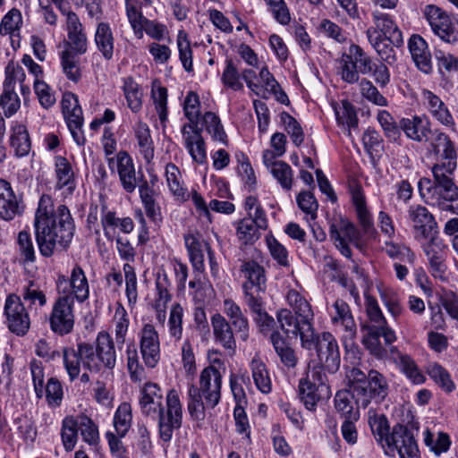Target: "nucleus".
I'll use <instances>...</instances> for the list:
<instances>
[{
  "mask_svg": "<svg viewBox=\"0 0 458 458\" xmlns=\"http://www.w3.org/2000/svg\"><path fill=\"white\" fill-rule=\"evenodd\" d=\"M62 356L71 381L80 377L81 367L90 372H98L102 369L112 370L116 365L114 343L106 331L98 333L95 345L80 342L75 347H64Z\"/></svg>",
  "mask_w": 458,
  "mask_h": 458,
  "instance_id": "1",
  "label": "nucleus"
},
{
  "mask_svg": "<svg viewBox=\"0 0 458 458\" xmlns=\"http://www.w3.org/2000/svg\"><path fill=\"white\" fill-rule=\"evenodd\" d=\"M139 403L142 414L152 420H157L158 435L162 441L170 442L174 430L182 427V406L175 389H170L164 397L157 383L144 384L140 392Z\"/></svg>",
  "mask_w": 458,
  "mask_h": 458,
  "instance_id": "2",
  "label": "nucleus"
},
{
  "mask_svg": "<svg viewBox=\"0 0 458 458\" xmlns=\"http://www.w3.org/2000/svg\"><path fill=\"white\" fill-rule=\"evenodd\" d=\"M34 230L39 253L50 258L70 248L75 234V223L69 208L65 205H59L55 219Z\"/></svg>",
  "mask_w": 458,
  "mask_h": 458,
  "instance_id": "3",
  "label": "nucleus"
},
{
  "mask_svg": "<svg viewBox=\"0 0 458 458\" xmlns=\"http://www.w3.org/2000/svg\"><path fill=\"white\" fill-rule=\"evenodd\" d=\"M286 301L293 310H280L276 314L280 328L288 336L300 337L301 346L309 347L314 327V312L306 298L297 290L291 289Z\"/></svg>",
  "mask_w": 458,
  "mask_h": 458,
  "instance_id": "4",
  "label": "nucleus"
},
{
  "mask_svg": "<svg viewBox=\"0 0 458 458\" xmlns=\"http://www.w3.org/2000/svg\"><path fill=\"white\" fill-rule=\"evenodd\" d=\"M455 169L456 167L432 166L433 181L421 178L418 187L421 198L427 204L442 210H451L458 215V206L452 204L458 199V186L454 181Z\"/></svg>",
  "mask_w": 458,
  "mask_h": 458,
  "instance_id": "5",
  "label": "nucleus"
},
{
  "mask_svg": "<svg viewBox=\"0 0 458 458\" xmlns=\"http://www.w3.org/2000/svg\"><path fill=\"white\" fill-rule=\"evenodd\" d=\"M369 424L372 434L383 447L397 451L400 458H420L417 442L412 432L403 424H395L390 433L387 419L384 415L370 417Z\"/></svg>",
  "mask_w": 458,
  "mask_h": 458,
  "instance_id": "6",
  "label": "nucleus"
},
{
  "mask_svg": "<svg viewBox=\"0 0 458 458\" xmlns=\"http://www.w3.org/2000/svg\"><path fill=\"white\" fill-rule=\"evenodd\" d=\"M311 338L309 347H301L308 351L316 350L318 362L313 367H320L321 372L336 373L340 368L341 355L335 337L330 332L317 334L313 327Z\"/></svg>",
  "mask_w": 458,
  "mask_h": 458,
  "instance_id": "7",
  "label": "nucleus"
},
{
  "mask_svg": "<svg viewBox=\"0 0 458 458\" xmlns=\"http://www.w3.org/2000/svg\"><path fill=\"white\" fill-rule=\"evenodd\" d=\"M374 64L359 45L352 44L339 59V74L344 81L353 84L359 81L360 73L369 74Z\"/></svg>",
  "mask_w": 458,
  "mask_h": 458,
  "instance_id": "8",
  "label": "nucleus"
},
{
  "mask_svg": "<svg viewBox=\"0 0 458 458\" xmlns=\"http://www.w3.org/2000/svg\"><path fill=\"white\" fill-rule=\"evenodd\" d=\"M327 381L326 373L321 372L320 367L309 366L305 377L300 379L298 386L300 399L308 410L316 409L324 393L329 395Z\"/></svg>",
  "mask_w": 458,
  "mask_h": 458,
  "instance_id": "9",
  "label": "nucleus"
},
{
  "mask_svg": "<svg viewBox=\"0 0 458 458\" xmlns=\"http://www.w3.org/2000/svg\"><path fill=\"white\" fill-rule=\"evenodd\" d=\"M49 327L57 335L72 332L75 324L74 302L70 296L58 294L49 314Z\"/></svg>",
  "mask_w": 458,
  "mask_h": 458,
  "instance_id": "10",
  "label": "nucleus"
},
{
  "mask_svg": "<svg viewBox=\"0 0 458 458\" xmlns=\"http://www.w3.org/2000/svg\"><path fill=\"white\" fill-rule=\"evenodd\" d=\"M56 290L62 296H70L73 302L77 301L83 303L89 297V285L88 278L82 267L76 264L72 271L70 277L59 276L56 281Z\"/></svg>",
  "mask_w": 458,
  "mask_h": 458,
  "instance_id": "11",
  "label": "nucleus"
},
{
  "mask_svg": "<svg viewBox=\"0 0 458 458\" xmlns=\"http://www.w3.org/2000/svg\"><path fill=\"white\" fill-rule=\"evenodd\" d=\"M423 13L432 31L441 40L448 44L458 42V29L445 11L437 5L428 4Z\"/></svg>",
  "mask_w": 458,
  "mask_h": 458,
  "instance_id": "12",
  "label": "nucleus"
},
{
  "mask_svg": "<svg viewBox=\"0 0 458 458\" xmlns=\"http://www.w3.org/2000/svg\"><path fill=\"white\" fill-rule=\"evenodd\" d=\"M428 155L435 163L432 166L450 168L457 166V153L454 143L441 130H434L429 140Z\"/></svg>",
  "mask_w": 458,
  "mask_h": 458,
  "instance_id": "13",
  "label": "nucleus"
},
{
  "mask_svg": "<svg viewBox=\"0 0 458 458\" xmlns=\"http://www.w3.org/2000/svg\"><path fill=\"white\" fill-rule=\"evenodd\" d=\"M4 316L7 328L14 335H26L30 327V318L21 297L16 294L7 296L4 307Z\"/></svg>",
  "mask_w": 458,
  "mask_h": 458,
  "instance_id": "14",
  "label": "nucleus"
},
{
  "mask_svg": "<svg viewBox=\"0 0 458 458\" xmlns=\"http://www.w3.org/2000/svg\"><path fill=\"white\" fill-rule=\"evenodd\" d=\"M240 272L246 279L242 284L244 301L260 297V293L264 292L266 287V275L263 267L254 260H242Z\"/></svg>",
  "mask_w": 458,
  "mask_h": 458,
  "instance_id": "15",
  "label": "nucleus"
},
{
  "mask_svg": "<svg viewBox=\"0 0 458 458\" xmlns=\"http://www.w3.org/2000/svg\"><path fill=\"white\" fill-rule=\"evenodd\" d=\"M222 377V371L215 366H208L200 372L197 390L203 396L208 408L213 409L220 402Z\"/></svg>",
  "mask_w": 458,
  "mask_h": 458,
  "instance_id": "16",
  "label": "nucleus"
},
{
  "mask_svg": "<svg viewBox=\"0 0 458 458\" xmlns=\"http://www.w3.org/2000/svg\"><path fill=\"white\" fill-rule=\"evenodd\" d=\"M408 217L412 224L416 239L429 241L437 238V224L427 208L421 205L411 206L408 210Z\"/></svg>",
  "mask_w": 458,
  "mask_h": 458,
  "instance_id": "17",
  "label": "nucleus"
},
{
  "mask_svg": "<svg viewBox=\"0 0 458 458\" xmlns=\"http://www.w3.org/2000/svg\"><path fill=\"white\" fill-rule=\"evenodd\" d=\"M140 349L145 365L155 368L160 360V340L157 331L150 323H146L139 332Z\"/></svg>",
  "mask_w": 458,
  "mask_h": 458,
  "instance_id": "18",
  "label": "nucleus"
},
{
  "mask_svg": "<svg viewBox=\"0 0 458 458\" xmlns=\"http://www.w3.org/2000/svg\"><path fill=\"white\" fill-rule=\"evenodd\" d=\"M55 189L62 191L64 197L72 196L77 187L76 175L72 164L63 156H55Z\"/></svg>",
  "mask_w": 458,
  "mask_h": 458,
  "instance_id": "19",
  "label": "nucleus"
},
{
  "mask_svg": "<svg viewBox=\"0 0 458 458\" xmlns=\"http://www.w3.org/2000/svg\"><path fill=\"white\" fill-rule=\"evenodd\" d=\"M23 210L21 197L16 195L9 182L0 179V218L11 221L21 216Z\"/></svg>",
  "mask_w": 458,
  "mask_h": 458,
  "instance_id": "20",
  "label": "nucleus"
},
{
  "mask_svg": "<svg viewBox=\"0 0 458 458\" xmlns=\"http://www.w3.org/2000/svg\"><path fill=\"white\" fill-rule=\"evenodd\" d=\"M366 314L369 318L368 324L363 326L364 329L386 330L383 333V338L386 345H390L396 341L394 331L388 326L386 318L377 303V301L370 296L366 297Z\"/></svg>",
  "mask_w": 458,
  "mask_h": 458,
  "instance_id": "21",
  "label": "nucleus"
},
{
  "mask_svg": "<svg viewBox=\"0 0 458 458\" xmlns=\"http://www.w3.org/2000/svg\"><path fill=\"white\" fill-rule=\"evenodd\" d=\"M66 31L70 48L65 51L85 54L88 50L87 35L79 16L74 12L67 13Z\"/></svg>",
  "mask_w": 458,
  "mask_h": 458,
  "instance_id": "22",
  "label": "nucleus"
},
{
  "mask_svg": "<svg viewBox=\"0 0 458 458\" xmlns=\"http://www.w3.org/2000/svg\"><path fill=\"white\" fill-rule=\"evenodd\" d=\"M389 386L386 377L376 369H369L366 379V397L363 403H356L358 407L367 408L372 399L383 401L388 394Z\"/></svg>",
  "mask_w": 458,
  "mask_h": 458,
  "instance_id": "23",
  "label": "nucleus"
},
{
  "mask_svg": "<svg viewBox=\"0 0 458 458\" xmlns=\"http://www.w3.org/2000/svg\"><path fill=\"white\" fill-rule=\"evenodd\" d=\"M331 322L335 327H340L346 332V336L352 338L356 335L357 326L350 306L342 299H336L328 310Z\"/></svg>",
  "mask_w": 458,
  "mask_h": 458,
  "instance_id": "24",
  "label": "nucleus"
},
{
  "mask_svg": "<svg viewBox=\"0 0 458 458\" xmlns=\"http://www.w3.org/2000/svg\"><path fill=\"white\" fill-rule=\"evenodd\" d=\"M210 321L215 343L220 344L224 349L230 351L232 353H234L237 345L233 326L220 313L212 315Z\"/></svg>",
  "mask_w": 458,
  "mask_h": 458,
  "instance_id": "25",
  "label": "nucleus"
},
{
  "mask_svg": "<svg viewBox=\"0 0 458 458\" xmlns=\"http://www.w3.org/2000/svg\"><path fill=\"white\" fill-rule=\"evenodd\" d=\"M223 312L239 338L246 342L250 336V324L242 308L233 300L227 298L223 301Z\"/></svg>",
  "mask_w": 458,
  "mask_h": 458,
  "instance_id": "26",
  "label": "nucleus"
},
{
  "mask_svg": "<svg viewBox=\"0 0 458 458\" xmlns=\"http://www.w3.org/2000/svg\"><path fill=\"white\" fill-rule=\"evenodd\" d=\"M372 18L375 27L369 29H376L380 38H387L397 48L403 47L404 43L403 33L389 14L375 12L372 13Z\"/></svg>",
  "mask_w": 458,
  "mask_h": 458,
  "instance_id": "27",
  "label": "nucleus"
},
{
  "mask_svg": "<svg viewBox=\"0 0 458 458\" xmlns=\"http://www.w3.org/2000/svg\"><path fill=\"white\" fill-rule=\"evenodd\" d=\"M389 352L391 360L411 383L420 385L425 382V376L410 355L403 353L395 346H391Z\"/></svg>",
  "mask_w": 458,
  "mask_h": 458,
  "instance_id": "28",
  "label": "nucleus"
},
{
  "mask_svg": "<svg viewBox=\"0 0 458 458\" xmlns=\"http://www.w3.org/2000/svg\"><path fill=\"white\" fill-rule=\"evenodd\" d=\"M400 127L408 139L416 142L428 141L433 132L430 122L426 116L403 118L400 120Z\"/></svg>",
  "mask_w": 458,
  "mask_h": 458,
  "instance_id": "29",
  "label": "nucleus"
},
{
  "mask_svg": "<svg viewBox=\"0 0 458 458\" xmlns=\"http://www.w3.org/2000/svg\"><path fill=\"white\" fill-rule=\"evenodd\" d=\"M421 98L426 108L437 121L446 127L454 126L453 115L437 95L428 89H422Z\"/></svg>",
  "mask_w": 458,
  "mask_h": 458,
  "instance_id": "30",
  "label": "nucleus"
},
{
  "mask_svg": "<svg viewBox=\"0 0 458 458\" xmlns=\"http://www.w3.org/2000/svg\"><path fill=\"white\" fill-rule=\"evenodd\" d=\"M139 194L147 217L156 225L163 221L161 207L156 199L157 191L146 180H141L139 184Z\"/></svg>",
  "mask_w": 458,
  "mask_h": 458,
  "instance_id": "31",
  "label": "nucleus"
},
{
  "mask_svg": "<svg viewBox=\"0 0 458 458\" xmlns=\"http://www.w3.org/2000/svg\"><path fill=\"white\" fill-rule=\"evenodd\" d=\"M202 128L188 129V125L182 127L184 146L193 161L203 164L207 160L205 142L201 136Z\"/></svg>",
  "mask_w": 458,
  "mask_h": 458,
  "instance_id": "32",
  "label": "nucleus"
},
{
  "mask_svg": "<svg viewBox=\"0 0 458 458\" xmlns=\"http://www.w3.org/2000/svg\"><path fill=\"white\" fill-rule=\"evenodd\" d=\"M408 48L416 66L424 73L432 71L431 54L426 40L419 34H413L408 41Z\"/></svg>",
  "mask_w": 458,
  "mask_h": 458,
  "instance_id": "33",
  "label": "nucleus"
},
{
  "mask_svg": "<svg viewBox=\"0 0 458 458\" xmlns=\"http://www.w3.org/2000/svg\"><path fill=\"white\" fill-rule=\"evenodd\" d=\"M132 132L139 153L147 164L151 163L155 157V146L149 126L139 120L133 124Z\"/></svg>",
  "mask_w": 458,
  "mask_h": 458,
  "instance_id": "34",
  "label": "nucleus"
},
{
  "mask_svg": "<svg viewBox=\"0 0 458 458\" xmlns=\"http://www.w3.org/2000/svg\"><path fill=\"white\" fill-rule=\"evenodd\" d=\"M352 201L355 208L359 224L364 234L371 235L375 233L372 215L367 208L366 198L360 186H354L351 190Z\"/></svg>",
  "mask_w": 458,
  "mask_h": 458,
  "instance_id": "35",
  "label": "nucleus"
},
{
  "mask_svg": "<svg viewBox=\"0 0 458 458\" xmlns=\"http://www.w3.org/2000/svg\"><path fill=\"white\" fill-rule=\"evenodd\" d=\"M445 244L442 240L435 238L429 240L424 246V252L428 259L430 273L435 278L443 279L446 271L443 249Z\"/></svg>",
  "mask_w": 458,
  "mask_h": 458,
  "instance_id": "36",
  "label": "nucleus"
},
{
  "mask_svg": "<svg viewBox=\"0 0 458 458\" xmlns=\"http://www.w3.org/2000/svg\"><path fill=\"white\" fill-rule=\"evenodd\" d=\"M117 173L123 189L132 193L138 185V178L132 158L126 151L117 154Z\"/></svg>",
  "mask_w": 458,
  "mask_h": 458,
  "instance_id": "37",
  "label": "nucleus"
},
{
  "mask_svg": "<svg viewBox=\"0 0 458 458\" xmlns=\"http://www.w3.org/2000/svg\"><path fill=\"white\" fill-rule=\"evenodd\" d=\"M366 35L369 42L380 57L381 62L388 65H394L397 61L396 46H394L387 38H380L376 29H368Z\"/></svg>",
  "mask_w": 458,
  "mask_h": 458,
  "instance_id": "38",
  "label": "nucleus"
},
{
  "mask_svg": "<svg viewBox=\"0 0 458 458\" xmlns=\"http://www.w3.org/2000/svg\"><path fill=\"white\" fill-rule=\"evenodd\" d=\"M269 340L282 364L288 369H294L299 359L288 340L278 330L271 333Z\"/></svg>",
  "mask_w": 458,
  "mask_h": 458,
  "instance_id": "39",
  "label": "nucleus"
},
{
  "mask_svg": "<svg viewBox=\"0 0 458 458\" xmlns=\"http://www.w3.org/2000/svg\"><path fill=\"white\" fill-rule=\"evenodd\" d=\"M334 406L336 412L344 420L360 419V408L356 404V397L350 389H342L335 393L334 397Z\"/></svg>",
  "mask_w": 458,
  "mask_h": 458,
  "instance_id": "40",
  "label": "nucleus"
},
{
  "mask_svg": "<svg viewBox=\"0 0 458 458\" xmlns=\"http://www.w3.org/2000/svg\"><path fill=\"white\" fill-rule=\"evenodd\" d=\"M10 147L14 156L23 157L29 155L31 149V140L29 131L24 124L13 123L10 128Z\"/></svg>",
  "mask_w": 458,
  "mask_h": 458,
  "instance_id": "41",
  "label": "nucleus"
},
{
  "mask_svg": "<svg viewBox=\"0 0 458 458\" xmlns=\"http://www.w3.org/2000/svg\"><path fill=\"white\" fill-rule=\"evenodd\" d=\"M184 243L194 270L202 273L205 270L204 250L208 253V248H211L210 245L205 241H200L193 234L185 235Z\"/></svg>",
  "mask_w": 458,
  "mask_h": 458,
  "instance_id": "42",
  "label": "nucleus"
},
{
  "mask_svg": "<svg viewBox=\"0 0 458 458\" xmlns=\"http://www.w3.org/2000/svg\"><path fill=\"white\" fill-rule=\"evenodd\" d=\"M95 44L106 60H111L114 55V38L107 22H99L97 26Z\"/></svg>",
  "mask_w": 458,
  "mask_h": 458,
  "instance_id": "43",
  "label": "nucleus"
},
{
  "mask_svg": "<svg viewBox=\"0 0 458 458\" xmlns=\"http://www.w3.org/2000/svg\"><path fill=\"white\" fill-rule=\"evenodd\" d=\"M123 92L126 99L127 106L134 114L139 113L143 105V90L136 81L129 76L123 79Z\"/></svg>",
  "mask_w": 458,
  "mask_h": 458,
  "instance_id": "44",
  "label": "nucleus"
},
{
  "mask_svg": "<svg viewBox=\"0 0 458 458\" xmlns=\"http://www.w3.org/2000/svg\"><path fill=\"white\" fill-rule=\"evenodd\" d=\"M79 54L73 51H62L60 54L62 71L66 78L72 82H79L81 79V68Z\"/></svg>",
  "mask_w": 458,
  "mask_h": 458,
  "instance_id": "45",
  "label": "nucleus"
},
{
  "mask_svg": "<svg viewBox=\"0 0 458 458\" xmlns=\"http://www.w3.org/2000/svg\"><path fill=\"white\" fill-rule=\"evenodd\" d=\"M253 381L257 388L263 394L272 390V383L266 364L259 357H254L250 362Z\"/></svg>",
  "mask_w": 458,
  "mask_h": 458,
  "instance_id": "46",
  "label": "nucleus"
},
{
  "mask_svg": "<svg viewBox=\"0 0 458 458\" xmlns=\"http://www.w3.org/2000/svg\"><path fill=\"white\" fill-rule=\"evenodd\" d=\"M125 358L127 369L132 382H140L145 378V369L140 362L137 347L133 342L126 345Z\"/></svg>",
  "mask_w": 458,
  "mask_h": 458,
  "instance_id": "47",
  "label": "nucleus"
},
{
  "mask_svg": "<svg viewBox=\"0 0 458 458\" xmlns=\"http://www.w3.org/2000/svg\"><path fill=\"white\" fill-rule=\"evenodd\" d=\"M203 396L197 390V386L191 385L188 390V411L193 420L202 422L206 418L205 411L208 409Z\"/></svg>",
  "mask_w": 458,
  "mask_h": 458,
  "instance_id": "48",
  "label": "nucleus"
},
{
  "mask_svg": "<svg viewBox=\"0 0 458 458\" xmlns=\"http://www.w3.org/2000/svg\"><path fill=\"white\" fill-rule=\"evenodd\" d=\"M23 25L22 14L16 8L11 9L0 22V35L20 37L21 29Z\"/></svg>",
  "mask_w": 458,
  "mask_h": 458,
  "instance_id": "49",
  "label": "nucleus"
},
{
  "mask_svg": "<svg viewBox=\"0 0 458 458\" xmlns=\"http://www.w3.org/2000/svg\"><path fill=\"white\" fill-rule=\"evenodd\" d=\"M261 228L258 227L255 221L252 220V215L244 217L237 223L236 234L238 239L244 244H252L260 237Z\"/></svg>",
  "mask_w": 458,
  "mask_h": 458,
  "instance_id": "50",
  "label": "nucleus"
},
{
  "mask_svg": "<svg viewBox=\"0 0 458 458\" xmlns=\"http://www.w3.org/2000/svg\"><path fill=\"white\" fill-rule=\"evenodd\" d=\"M4 73L5 79L3 86L15 89L16 83L19 82L23 95L30 92V87L24 84L26 73L21 64L13 61L9 62L5 67Z\"/></svg>",
  "mask_w": 458,
  "mask_h": 458,
  "instance_id": "51",
  "label": "nucleus"
},
{
  "mask_svg": "<svg viewBox=\"0 0 458 458\" xmlns=\"http://www.w3.org/2000/svg\"><path fill=\"white\" fill-rule=\"evenodd\" d=\"M427 373L429 377L445 393L450 394L454 391L455 384L453 381L450 373L438 363H430L427 368Z\"/></svg>",
  "mask_w": 458,
  "mask_h": 458,
  "instance_id": "52",
  "label": "nucleus"
},
{
  "mask_svg": "<svg viewBox=\"0 0 458 458\" xmlns=\"http://www.w3.org/2000/svg\"><path fill=\"white\" fill-rule=\"evenodd\" d=\"M57 208H55L54 200L50 195L43 194L38 201L34 217V228L45 225L55 219Z\"/></svg>",
  "mask_w": 458,
  "mask_h": 458,
  "instance_id": "53",
  "label": "nucleus"
},
{
  "mask_svg": "<svg viewBox=\"0 0 458 458\" xmlns=\"http://www.w3.org/2000/svg\"><path fill=\"white\" fill-rule=\"evenodd\" d=\"M221 81L225 88L233 91L243 90L244 86L242 81L241 72L236 64L231 58H227L225 62Z\"/></svg>",
  "mask_w": 458,
  "mask_h": 458,
  "instance_id": "54",
  "label": "nucleus"
},
{
  "mask_svg": "<svg viewBox=\"0 0 458 458\" xmlns=\"http://www.w3.org/2000/svg\"><path fill=\"white\" fill-rule=\"evenodd\" d=\"M367 334L363 336L362 344L371 355L377 359H385L387 356L386 349L382 345L380 337H383L384 330L366 329Z\"/></svg>",
  "mask_w": 458,
  "mask_h": 458,
  "instance_id": "55",
  "label": "nucleus"
},
{
  "mask_svg": "<svg viewBox=\"0 0 458 458\" xmlns=\"http://www.w3.org/2000/svg\"><path fill=\"white\" fill-rule=\"evenodd\" d=\"M78 423L75 418L72 416L65 417L62 421L61 438L64 448L66 452L74 449L78 441Z\"/></svg>",
  "mask_w": 458,
  "mask_h": 458,
  "instance_id": "56",
  "label": "nucleus"
},
{
  "mask_svg": "<svg viewBox=\"0 0 458 458\" xmlns=\"http://www.w3.org/2000/svg\"><path fill=\"white\" fill-rule=\"evenodd\" d=\"M200 101L199 95L194 91H189L183 102V112L185 117L189 120L188 129H196L199 127L198 121L200 115Z\"/></svg>",
  "mask_w": 458,
  "mask_h": 458,
  "instance_id": "57",
  "label": "nucleus"
},
{
  "mask_svg": "<svg viewBox=\"0 0 458 458\" xmlns=\"http://www.w3.org/2000/svg\"><path fill=\"white\" fill-rule=\"evenodd\" d=\"M132 420L131 407L128 403H122L114 416V426L116 434L123 437L131 428Z\"/></svg>",
  "mask_w": 458,
  "mask_h": 458,
  "instance_id": "58",
  "label": "nucleus"
},
{
  "mask_svg": "<svg viewBox=\"0 0 458 458\" xmlns=\"http://www.w3.org/2000/svg\"><path fill=\"white\" fill-rule=\"evenodd\" d=\"M77 428L81 436L89 445H97L99 441L98 428L96 423L88 416L81 415L77 419Z\"/></svg>",
  "mask_w": 458,
  "mask_h": 458,
  "instance_id": "59",
  "label": "nucleus"
},
{
  "mask_svg": "<svg viewBox=\"0 0 458 458\" xmlns=\"http://www.w3.org/2000/svg\"><path fill=\"white\" fill-rule=\"evenodd\" d=\"M202 126L214 140L226 142V133L220 118L213 112H206L202 117Z\"/></svg>",
  "mask_w": 458,
  "mask_h": 458,
  "instance_id": "60",
  "label": "nucleus"
},
{
  "mask_svg": "<svg viewBox=\"0 0 458 458\" xmlns=\"http://www.w3.org/2000/svg\"><path fill=\"white\" fill-rule=\"evenodd\" d=\"M349 388L356 397V403H363L366 397L367 375L358 368H352L348 375Z\"/></svg>",
  "mask_w": 458,
  "mask_h": 458,
  "instance_id": "61",
  "label": "nucleus"
},
{
  "mask_svg": "<svg viewBox=\"0 0 458 458\" xmlns=\"http://www.w3.org/2000/svg\"><path fill=\"white\" fill-rule=\"evenodd\" d=\"M270 173L285 191H290L293 183V171L284 161L272 162Z\"/></svg>",
  "mask_w": 458,
  "mask_h": 458,
  "instance_id": "62",
  "label": "nucleus"
},
{
  "mask_svg": "<svg viewBox=\"0 0 458 458\" xmlns=\"http://www.w3.org/2000/svg\"><path fill=\"white\" fill-rule=\"evenodd\" d=\"M244 301L250 310L257 315L255 319L262 330L273 327L275 320L265 310L264 302L261 297L251 298L250 300H246Z\"/></svg>",
  "mask_w": 458,
  "mask_h": 458,
  "instance_id": "63",
  "label": "nucleus"
},
{
  "mask_svg": "<svg viewBox=\"0 0 458 458\" xmlns=\"http://www.w3.org/2000/svg\"><path fill=\"white\" fill-rule=\"evenodd\" d=\"M385 136L391 141H396L401 136L400 123L397 124L393 115L386 110H379L377 114Z\"/></svg>",
  "mask_w": 458,
  "mask_h": 458,
  "instance_id": "64",
  "label": "nucleus"
}]
</instances>
